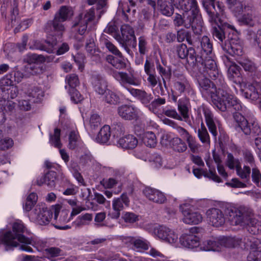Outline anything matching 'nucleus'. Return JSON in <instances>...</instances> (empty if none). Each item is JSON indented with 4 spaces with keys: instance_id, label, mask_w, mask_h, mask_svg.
Returning <instances> with one entry per match:
<instances>
[{
    "instance_id": "f257e3e1",
    "label": "nucleus",
    "mask_w": 261,
    "mask_h": 261,
    "mask_svg": "<svg viewBox=\"0 0 261 261\" xmlns=\"http://www.w3.org/2000/svg\"><path fill=\"white\" fill-rule=\"evenodd\" d=\"M225 88L218 90L217 95L213 103L222 112H225L231 108L237 112L233 114V117L237 125L246 135L252 133L259 135L260 128L255 119L247 120L244 116L247 113V108L241 105L240 101L233 95L230 94Z\"/></svg>"
},
{
    "instance_id": "f03ea898",
    "label": "nucleus",
    "mask_w": 261,
    "mask_h": 261,
    "mask_svg": "<svg viewBox=\"0 0 261 261\" xmlns=\"http://www.w3.org/2000/svg\"><path fill=\"white\" fill-rule=\"evenodd\" d=\"M212 50L213 45L210 39L207 36L204 37L201 42V50L199 56L201 57V60H197L196 67H193L192 69L194 72L198 71L204 76L216 80L217 85L225 88L226 83L213 59Z\"/></svg>"
},
{
    "instance_id": "7ed1b4c3",
    "label": "nucleus",
    "mask_w": 261,
    "mask_h": 261,
    "mask_svg": "<svg viewBox=\"0 0 261 261\" xmlns=\"http://www.w3.org/2000/svg\"><path fill=\"white\" fill-rule=\"evenodd\" d=\"M225 214L232 225L246 227L252 234L258 233L261 230L259 221L251 215V212L246 207L227 208L225 210Z\"/></svg>"
},
{
    "instance_id": "20e7f679",
    "label": "nucleus",
    "mask_w": 261,
    "mask_h": 261,
    "mask_svg": "<svg viewBox=\"0 0 261 261\" xmlns=\"http://www.w3.org/2000/svg\"><path fill=\"white\" fill-rule=\"evenodd\" d=\"M25 227L21 222H16L13 223L12 231L5 232L1 239V241L5 245V250L8 251L18 246V242L21 243L19 248L20 250L27 252H32V248L27 245L32 244L31 239L25 237L23 234Z\"/></svg>"
},
{
    "instance_id": "39448f33",
    "label": "nucleus",
    "mask_w": 261,
    "mask_h": 261,
    "mask_svg": "<svg viewBox=\"0 0 261 261\" xmlns=\"http://www.w3.org/2000/svg\"><path fill=\"white\" fill-rule=\"evenodd\" d=\"M196 112L197 114V119L201 121V127L198 130V137L202 143L210 144V136L203 123L202 114L204 116L205 122L210 132L215 137L217 135V127L215 123L217 120L214 118L211 110L204 105L198 107L196 110Z\"/></svg>"
},
{
    "instance_id": "423d86ee",
    "label": "nucleus",
    "mask_w": 261,
    "mask_h": 261,
    "mask_svg": "<svg viewBox=\"0 0 261 261\" xmlns=\"http://www.w3.org/2000/svg\"><path fill=\"white\" fill-rule=\"evenodd\" d=\"M215 1L202 0L203 6L210 17V21L211 22L212 27L213 30V33H220L221 32V33H230L232 32L238 33L239 31H240L235 26L227 22H222L221 21H219V23L217 22V14H215L214 12H212L211 9L212 7L217 11L214 3Z\"/></svg>"
},
{
    "instance_id": "0eeeda50",
    "label": "nucleus",
    "mask_w": 261,
    "mask_h": 261,
    "mask_svg": "<svg viewBox=\"0 0 261 261\" xmlns=\"http://www.w3.org/2000/svg\"><path fill=\"white\" fill-rule=\"evenodd\" d=\"M192 11L184 12L182 15L176 13L174 23L177 26H184L187 29L192 28L193 33H202L206 31L200 17L192 15Z\"/></svg>"
},
{
    "instance_id": "6e6552de",
    "label": "nucleus",
    "mask_w": 261,
    "mask_h": 261,
    "mask_svg": "<svg viewBox=\"0 0 261 261\" xmlns=\"http://www.w3.org/2000/svg\"><path fill=\"white\" fill-rule=\"evenodd\" d=\"M95 9L94 7L90 8L85 13H81L72 25L73 31L81 32L87 31L88 33L96 30V23L94 22L95 17Z\"/></svg>"
},
{
    "instance_id": "1a4fd4ad",
    "label": "nucleus",
    "mask_w": 261,
    "mask_h": 261,
    "mask_svg": "<svg viewBox=\"0 0 261 261\" xmlns=\"http://www.w3.org/2000/svg\"><path fill=\"white\" fill-rule=\"evenodd\" d=\"M73 11L70 7L63 6L55 15L53 20H49L46 23L44 29L46 32H63L65 27L62 22L73 15Z\"/></svg>"
},
{
    "instance_id": "9d476101",
    "label": "nucleus",
    "mask_w": 261,
    "mask_h": 261,
    "mask_svg": "<svg viewBox=\"0 0 261 261\" xmlns=\"http://www.w3.org/2000/svg\"><path fill=\"white\" fill-rule=\"evenodd\" d=\"M213 37L219 43L224 49L227 50L228 53L231 55L240 56L242 54L241 46L236 42L238 37L234 34H213Z\"/></svg>"
},
{
    "instance_id": "9b49d317",
    "label": "nucleus",
    "mask_w": 261,
    "mask_h": 261,
    "mask_svg": "<svg viewBox=\"0 0 261 261\" xmlns=\"http://www.w3.org/2000/svg\"><path fill=\"white\" fill-rule=\"evenodd\" d=\"M149 232L165 242L173 244L178 240V235L174 230L164 225H153L149 228Z\"/></svg>"
},
{
    "instance_id": "f8f14e48",
    "label": "nucleus",
    "mask_w": 261,
    "mask_h": 261,
    "mask_svg": "<svg viewBox=\"0 0 261 261\" xmlns=\"http://www.w3.org/2000/svg\"><path fill=\"white\" fill-rule=\"evenodd\" d=\"M60 208L61 206L59 205H56L52 210L46 207H41L37 206L33 212L32 217L40 225H46L52 218L53 212L55 219L57 218Z\"/></svg>"
},
{
    "instance_id": "ddd939ff",
    "label": "nucleus",
    "mask_w": 261,
    "mask_h": 261,
    "mask_svg": "<svg viewBox=\"0 0 261 261\" xmlns=\"http://www.w3.org/2000/svg\"><path fill=\"white\" fill-rule=\"evenodd\" d=\"M177 53L178 57L182 59H186L188 65L192 68L196 67L197 60H201L200 55H197L195 50L192 47L188 48L185 44H181L177 47Z\"/></svg>"
},
{
    "instance_id": "4468645a",
    "label": "nucleus",
    "mask_w": 261,
    "mask_h": 261,
    "mask_svg": "<svg viewBox=\"0 0 261 261\" xmlns=\"http://www.w3.org/2000/svg\"><path fill=\"white\" fill-rule=\"evenodd\" d=\"M45 42L46 45L42 44L39 41L33 40L32 44L30 45V48L31 49L44 50L49 54L53 53L55 49V46L58 43L57 36L53 34H49L45 40Z\"/></svg>"
},
{
    "instance_id": "2eb2a0df",
    "label": "nucleus",
    "mask_w": 261,
    "mask_h": 261,
    "mask_svg": "<svg viewBox=\"0 0 261 261\" xmlns=\"http://www.w3.org/2000/svg\"><path fill=\"white\" fill-rule=\"evenodd\" d=\"M208 221L215 227L222 226L225 222V217L223 212L216 208L208 209L206 212Z\"/></svg>"
},
{
    "instance_id": "dca6fc26",
    "label": "nucleus",
    "mask_w": 261,
    "mask_h": 261,
    "mask_svg": "<svg viewBox=\"0 0 261 261\" xmlns=\"http://www.w3.org/2000/svg\"><path fill=\"white\" fill-rule=\"evenodd\" d=\"M197 229V227L192 228L189 233H184L179 238V241L181 245L189 248L193 249L198 247L200 245L199 238L193 234Z\"/></svg>"
},
{
    "instance_id": "f3484780",
    "label": "nucleus",
    "mask_w": 261,
    "mask_h": 261,
    "mask_svg": "<svg viewBox=\"0 0 261 261\" xmlns=\"http://www.w3.org/2000/svg\"><path fill=\"white\" fill-rule=\"evenodd\" d=\"M129 199L125 193H123L119 198H115L113 201L112 207L114 212L111 214L113 219H118L120 216V212L124 208V205L128 206Z\"/></svg>"
},
{
    "instance_id": "a211bd4d",
    "label": "nucleus",
    "mask_w": 261,
    "mask_h": 261,
    "mask_svg": "<svg viewBox=\"0 0 261 261\" xmlns=\"http://www.w3.org/2000/svg\"><path fill=\"white\" fill-rule=\"evenodd\" d=\"M115 38L122 44L125 49L129 53V47H136L137 45L136 38L135 34H114Z\"/></svg>"
},
{
    "instance_id": "6ab92c4d",
    "label": "nucleus",
    "mask_w": 261,
    "mask_h": 261,
    "mask_svg": "<svg viewBox=\"0 0 261 261\" xmlns=\"http://www.w3.org/2000/svg\"><path fill=\"white\" fill-rule=\"evenodd\" d=\"M117 112L119 116L124 120H132L138 118L137 109L132 105H122L118 108Z\"/></svg>"
},
{
    "instance_id": "aec40b11",
    "label": "nucleus",
    "mask_w": 261,
    "mask_h": 261,
    "mask_svg": "<svg viewBox=\"0 0 261 261\" xmlns=\"http://www.w3.org/2000/svg\"><path fill=\"white\" fill-rule=\"evenodd\" d=\"M182 213L184 216L182 220L185 223L196 225L203 220L202 215L198 211L188 208L182 210Z\"/></svg>"
},
{
    "instance_id": "412c9836",
    "label": "nucleus",
    "mask_w": 261,
    "mask_h": 261,
    "mask_svg": "<svg viewBox=\"0 0 261 261\" xmlns=\"http://www.w3.org/2000/svg\"><path fill=\"white\" fill-rule=\"evenodd\" d=\"M261 89L258 88V84H249L246 88L242 90V95L247 99L253 100L257 99L260 95Z\"/></svg>"
},
{
    "instance_id": "4be33fe9",
    "label": "nucleus",
    "mask_w": 261,
    "mask_h": 261,
    "mask_svg": "<svg viewBox=\"0 0 261 261\" xmlns=\"http://www.w3.org/2000/svg\"><path fill=\"white\" fill-rule=\"evenodd\" d=\"M179 4L184 12L192 11V15L196 17H200L198 16L199 10L197 7V4L196 0H179Z\"/></svg>"
},
{
    "instance_id": "5701e85b",
    "label": "nucleus",
    "mask_w": 261,
    "mask_h": 261,
    "mask_svg": "<svg viewBox=\"0 0 261 261\" xmlns=\"http://www.w3.org/2000/svg\"><path fill=\"white\" fill-rule=\"evenodd\" d=\"M56 175V172L49 171L37 180V184L40 186L45 184L49 188L54 187L55 186Z\"/></svg>"
},
{
    "instance_id": "b1692460",
    "label": "nucleus",
    "mask_w": 261,
    "mask_h": 261,
    "mask_svg": "<svg viewBox=\"0 0 261 261\" xmlns=\"http://www.w3.org/2000/svg\"><path fill=\"white\" fill-rule=\"evenodd\" d=\"M92 82L95 91L98 94H103L107 91V82L101 75H96L93 76Z\"/></svg>"
},
{
    "instance_id": "393cba45",
    "label": "nucleus",
    "mask_w": 261,
    "mask_h": 261,
    "mask_svg": "<svg viewBox=\"0 0 261 261\" xmlns=\"http://www.w3.org/2000/svg\"><path fill=\"white\" fill-rule=\"evenodd\" d=\"M118 144L124 149H130L136 147L138 140L133 135H128L121 138L118 140Z\"/></svg>"
},
{
    "instance_id": "a878e982",
    "label": "nucleus",
    "mask_w": 261,
    "mask_h": 261,
    "mask_svg": "<svg viewBox=\"0 0 261 261\" xmlns=\"http://www.w3.org/2000/svg\"><path fill=\"white\" fill-rule=\"evenodd\" d=\"M222 244V242L219 239L212 237L202 243L201 249L205 251H216Z\"/></svg>"
},
{
    "instance_id": "bb28decb",
    "label": "nucleus",
    "mask_w": 261,
    "mask_h": 261,
    "mask_svg": "<svg viewBox=\"0 0 261 261\" xmlns=\"http://www.w3.org/2000/svg\"><path fill=\"white\" fill-rule=\"evenodd\" d=\"M214 81H215L214 85L211 86L210 88L202 90V91L201 92L202 96L204 98L206 99H211L212 102L214 101V99H215L217 95L218 90H219V89L221 88H225L227 87L226 84L225 88L221 86H218L216 84V80Z\"/></svg>"
},
{
    "instance_id": "cd10ccee",
    "label": "nucleus",
    "mask_w": 261,
    "mask_h": 261,
    "mask_svg": "<svg viewBox=\"0 0 261 261\" xmlns=\"http://www.w3.org/2000/svg\"><path fill=\"white\" fill-rule=\"evenodd\" d=\"M148 199L153 202L161 204L166 201V197L159 190L148 187Z\"/></svg>"
},
{
    "instance_id": "c85d7f7f",
    "label": "nucleus",
    "mask_w": 261,
    "mask_h": 261,
    "mask_svg": "<svg viewBox=\"0 0 261 261\" xmlns=\"http://www.w3.org/2000/svg\"><path fill=\"white\" fill-rule=\"evenodd\" d=\"M111 136V128L108 125H104L99 132L96 138L97 142L99 143H106Z\"/></svg>"
},
{
    "instance_id": "c756f323",
    "label": "nucleus",
    "mask_w": 261,
    "mask_h": 261,
    "mask_svg": "<svg viewBox=\"0 0 261 261\" xmlns=\"http://www.w3.org/2000/svg\"><path fill=\"white\" fill-rule=\"evenodd\" d=\"M45 60L46 59L43 55L32 53L28 54L23 59V62L27 63L28 65L42 63L44 62Z\"/></svg>"
},
{
    "instance_id": "7c9ffc66",
    "label": "nucleus",
    "mask_w": 261,
    "mask_h": 261,
    "mask_svg": "<svg viewBox=\"0 0 261 261\" xmlns=\"http://www.w3.org/2000/svg\"><path fill=\"white\" fill-rule=\"evenodd\" d=\"M106 61L117 69H121L124 68L126 64L124 61L122 56L121 57H115L112 55L106 57Z\"/></svg>"
},
{
    "instance_id": "2f4dec72",
    "label": "nucleus",
    "mask_w": 261,
    "mask_h": 261,
    "mask_svg": "<svg viewBox=\"0 0 261 261\" xmlns=\"http://www.w3.org/2000/svg\"><path fill=\"white\" fill-rule=\"evenodd\" d=\"M238 63L246 71L253 72H255L257 69L256 64L248 58H241L239 60Z\"/></svg>"
},
{
    "instance_id": "473e14b6",
    "label": "nucleus",
    "mask_w": 261,
    "mask_h": 261,
    "mask_svg": "<svg viewBox=\"0 0 261 261\" xmlns=\"http://www.w3.org/2000/svg\"><path fill=\"white\" fill-rule=\"evenodd\" d=\"M171 145L173 150L178 152H183L187 149L186 143L178 137L173 138L171 141Z\"/></svg>"
},
{
    "instance_id": "72a5a7b5",
    "label": "nucleus",
    "mask_w": 261,
    "mask_h": 261,
    "mask_svg": "<svg viewBox=\"0 0 261 261\" xmlns=\"http://www.w3.org/2000/svg\"><path fill=\"white\" fill-rule=\"evenodd\" d=\"M237 174L244 181L248 182L250 178L251 169L248 166L245 165L242 168L241 165L236 170Z\"/></svg>"
},
{
    "instance_id": "f704fd0d",
    "label": "nucleus",
    "mask_w": 261,
    "mask_h": 261,
    "mask_svg": "<svg viewBox=\"0 0 261 261\" xmlns=\"http://www.w3.org/2000/svg\"><path fill=\"white\" fill-rule=\"evenodd\" d=\"M160 5L161 11L163 15L170 16L173 14L174 7L171 2L166 1L160 4Z\"/></svg>"
},
{
    "instance_id": "c9c22d12",
    "label": "nucleus",
    "mask_w": 261,
    "mask_h": 261,
    "mask_svg": "<svg viewBox=\"0 0 261 261\" xmlns=\"http://www.w3.org/2000/svg\"><path fill=\"white\" fill-rule=\"evenodd\" d=\"M188 103L187 100L185 99H179L178 101V110L185 121L189 118Z\"/></svg>"
},
{
    "instance_id": "e433bc0d",
    "label": "nucleus",
    "mask_w": 261,
    "mask_h": 261,
    "mask_svg": "<svg viewBox=\"0 0 261 261\" xmlns=\"http://www.w3.org/2000/svg\"><path fill=\"white\" fill-rule=\"evenodd\" d=\"M37 201V195L35 193H31L27 198L23 208L27 212H29L34 206Z\"/></svg>"
},
{
    "instance_id": "4c0bfd02",
    "label": "nucleus",
    "mask_w": 261,
    "mask_h": 261,
    "mask_svg": "<svg viewBox=\"0 0 261 261\" xmlns=\"http://www.w3.org/2000/svg\"><path fill=\"white\" fill-rule=\"evenodd\" d=\"M60 132L61 130L59 128H55L54 130V134L50 135V142L55 147L61 148L62 144L60 141Z\"/></svg>"
},
{
    "instance_id": "58836bf2",
    "label": "nucleus",
    "mask_w": 261,
    "mask_h": 261,
    "mask_svg": "<svg viewBox=\"0 0 261 261\" xmlns=\"http://www.w3.org/2000/svg\"><path fill=\"white\" fill-rule=\"evenodd\" d=\"M149 162L153 168H159L162 166V159L161 155L156 153L150 155Z\"/></svg>"
},
{
    "instance_id": "ea45409f",
    "label": "nucleus",
    "mask_w": 261,
    "mask_h": 261,
    "mask_svg": "<svg viewBox=\"0 0 261 261\" xmlns=\"http://www.w3.org/2000/svg\"><path fill=\"white\" fill-rule=\"evenodd\" d=\"M1 105L3 106V110H0L3 112V114L7 113L9 115H12L15 110V103L12 101L4 100V102L1 103Z\"/></svg>"
},
{
    "instance_id": "a19ab883",
    "label": "nucleus",
    "mask_w": 261,
    "mask_h": 261,
    "mask_svg": "<svg viewBox=\"0 0 261 261\" xmlns=\"http://www.w3.org/2000/svg\"><path fill=\"white\" fill-rule=\"evenodd\" d=\"M105 100L110 105H116L120 102L119 97L114 92L108 90L106 92Z\"/></svg>"
},
{
    "instance_id": "79ce46f5",
    "label": "nucleus",
    "mask_w": 261,
    "mask_h": 261,
    "mask_svg": "<svg viewBox=\"0 0 261 261\" xmlns=\"http://www.w3.org/2000/svg\"><path fill=\"white\" fill-rule=\"evenodd\" d=\"M226 165L230 169H238L241 165L238 159L234 158L231 153H228L227 155Z\"/></svg>"
},
{
    "instance_id": "37998d69",
    "label": "nucleus",
    "mask_w": 261,
    "mask_h": 261,
    "mask_svg": "<svg viewBox=\"0 0 261 261\" xmlns=\"http://www.w3.org/2000/svg\"><path fill=\"white\" fill-rule=\"evenodd\" d=\"M180 80V81H176L175 83L174 86L176 90L181 93L189 88L190 85L188 81L182 75L181 76Z\"/></svg>"
},
{
    "instance_id": "c03bdc74",
    "label": "nucleus",
    "mask_w": 261,
    "mask_h": 261,
    "mask_svg": "<svg viewBox=\"0 0 261 261\" xmlns=\"http://www.w3.org/2000/svg\"><path fill=\"white\" fill-rule=\"evenodd\" d=\"M238 21L240 25H245L252 27L254 24V21L251 14L247 13L244 14L240 18L238 19Z\"/></svg>"
},
{
    "instance_id": "a18cd8bd",
    "label": "nucleus",
    "mask_w": 261,
    "mask_h": 261,
    "mask_svg": "<svg viewBox=\"0 0 261 261\" xmlns=\"http://www.w3.org/2000/svg\"><path fill=\"white\" fill-rule=\"evenodd\" d=\"M130 243L133 245V249L138 251L145 250L147 248L145 242L141 239H132L130 241Z\"/></svg>"
},
{
    "instance_id": "49530a36",
    "label": "nucleus",
    "mask_w": 261,
    "mask_h": 261,
    "mask_svg": "<svg viewBox=\"0 0 261 261\" xmlns=\"http://www.w3.org/2000/svg\"><path fill=\"white\" fill-rule=\"evenodd\" d=\"M79 140V135L75 131H71L68 137V148L70 149L73 150L77 146V141Z\"/></svg>"
},
{
    "instance_id": "de8ad7c7",
    "label": "nucleus",
    "mask_w": 261,
    "mask_h": 261,
    "mask_svg": "<svg viewBox=\"0 0 261 261\" xmlns=\"http://www.w3.org/2000/svg\"><path fill=\"white\" fill-rule=\"evenodd\" d=\"M236 15L242 14L243 12H245L248 7H247L245 4L241 2H237L234 5L230 7Z\"/></svg>"
},
{
    "instance_id": "09e8293b",
    "label": "nucleus",
    "mask_w": 261,
    "mask_h": 261,
    "mask_svg": "<svg viewBox=\"0 0 261 261\" xmlns=\"http://www.w3.org/2000/svg\"><path fill=\"white\" fill-rule=\"evenodd\" d=\"M200 35V34H193V35L191 36V34H189L188 36H187V41L190 44L198 46L199 43L201 44L202 38L206 36H204L201 38Z\"/></svg>"
},
{
    "instance_id": "8fccbe9b",
    "label": "nucleus",
    "mask_w": 261,
    "mask_h": 261,
    "mask_svg": "<svg viewBox=\"0 0 261 261\" xmlns=\"http://www.w3.org/2000/svg\"><path fill=\"white\" fill-rule=\"evenodd\" d=\"M14 83L13 80L10 77L9 75L2 78L0 80V87H2L7 90H10L12 87H13Z\"/></svg>"
},
{
    "instance_id": "3c124183",
    "label": "nucleus",
    "mask_w": 261,
    "mask_h": 261,
    "mask_svg": "<svg viewBox=\"0 0 261 261\" xmlns=\"http://www.w3.org/2000/svg\"><path fill=\"white\" fill-rule=\"evenodd\" d=\"M66 81L70 89L75 88L80 83L78 76L75 74H70L67 75Z\"/></svg>"
},
{
    "instance_id": "603ef678",
    "label": "nucleus",
    "mask_w": 261,
    "mask_h": 261,
    "mask_svg": "<svg viewBox=\"0 0 261 261\" xmlns=\"http://www.w3.org/2000/svg\"><path fill=\"white\" fill-rule=\"evenodd\" d=\"M47 256V258L50 259L51 261H53L51 259L52 257H55L59 256L61 253V250L57 247H50L45 250Z\"/></svg>"
},
{
    "instance_id": "864d4df0",
    "label": "nucleus",
    "mask_w": 261,
    "mask_h": 261,
    "mask_svg": "<svg viewBox=\"0 0 261 261\" xmlns=\"http://www.w3.org/2000/svg\"><path fill=\"white\" fill-rule=\"evenodd\" d=\"M127 90H128L132 95L137 96L139 99H140L141 100H142V103H146V93L144 91L133 88H127Z\"/></svg>"
},
{
    "instance_id": "5fc2aeb1",
    "label": "nucleus",
    "mask_w": 261,
    "mask_h": 261,
    "mask_svg": "<svg viewBox=\"0 0 261 261\" xmlns=\"http://www.w3.org/2000/svg\"><path fill=\"white\" fill-rule=\"evenodd\" d=\"M251 177L252 181L258 187H261V173L259 170L252 167Z\"/></svg>"
},
{
    "instance_id": "6e6d98bb",
    "label": "nucleus",
    "mask_w": 261,
    "mask_h": 261,
    "mask_svg": "<svg viewBox=\"0 0 261 261\" xmlns=\"http://www.w3.org/2000/svg\"><path fill=\"white\" fill-rule=\"evenodd\" d=\"M126 223H133L138 221V216L132 212H126L122 216Z\"/></svg>"
},
{
    "instance_id": "4d7b16f0",
    "label": "nucleus",
    "mask_w": 261,
    "mask_h": 261,
    "mask_svg": "<svg viewBox=\"0 0 261 261\" xmlns=\"http://www.w3.org/2000/svg\"><path fill=\"white\" fill-rule=\"evenodd\" d=\"M243 156L245 162L252 167L254 163V158L252 152L247 149L244 150L243 151Z\"/></svg>"
},
{
    "instance_id": "13d9d810",
    "label": "nucleus",
    "mask_w": 261,
    "mask_h": 261,
    "mask_svg": "<svg viewBox=\"0 0 261 261\" xmlns=\"http://www.w3.org/2000/svg\"><path fill=\"white\" fill-rule=\"evenodd\" d=\"M69 93L70 95L71 100L74 103H77L82 100V95L75 88L70 89Z\"/></svg>"
},
{
    "instance_id": "bf43d9fd",
    "label": "nucleus",
    "mask_w": 261,
    "mask_h": 261,
    "mask_svg": "<svg viewBox=\"0 0 261 261\" xmlns=\"http://www.w3.org/2000/svg\"><path fill=\"white\" fill-rule=\"evenodd\" d=\"M225 185L233 188H245L247 187L245 183L241 181L237 178H232L229 182H226Z\"/></svg>"
},
{
    "instance_id": "052dcab7",
    "label": "nucleus",
    "mask_w": 261,
    "mask_h": 261,
    "mask_svg": "<svg viewBox=\"0 0 261 261\" xmlns=\"http://www.w3.org/2000/svg\"><path fill=\"white\" fill-rule=\"evenodd\" d=\"M101 119L97 114H93L91 115L89 123L91 128H95L100 125Z\"/></svg>"
},
{
    "instance_id": "680f3d73",
    "label": "nucleus",
    "mask_w": 261,
    "mask_h": 261,
    "mask_svg": "<svg viewBox=\"0 0 261 261\" xmlns=\"http://www.w3.org/2000/svg\"><path fill=\"white\" fill-rule=\"evenodd\" d=\"M104 44L106 47L108 49V50L112 54L117 56V57L122 56V54L120 53V51L111 42H110L108 40H106L104 42Z\"/></svg>"
},
{
    "instance_id": "e2e57ef3",
    "label": "nucleus",
    "mask_w": 261,
    "mask_h": 261,
    "mask_svg": "<svg viewBox=\"0 0 261 261\" xmlns=\"http://www.w3.org/2000/svg\"><path fill=\"white\" fill-rule=\"evenodd\" d=\"M13 141L11 138H4L0 140V149L6 150L12 147Z\"/></svg>"
},
{
    "instance_id": "0e129e2a",
    "label": "nucleus",
    "mask_w": 261,
    "mask_h": 261,
    "mask_svg": "<svg viewBox=\"0 0 261 261\" xmlns=\"http://www.w3.org/2000/svg\"><path fill=\"white\" fill-rule=\"evenodd\" d=\"M25 68L27 72L31 75L38 74L41 71L40 68L36 65V64L27 65Z\"/></svg>"
},
{
    "instance_id": "69168bd1",
    "label": "nucleus",
    "mask_w": 261,
    "mask_h": 261,
    "mask_svg": "<svg viewBox=\"0 0 261 261\" xmlns=\"http://www.w3.org/2000/svg\"><path fill=\"white\" fill-rule=\"evenodd\" d=\"M10 77L13 80V83H18L20 82L23 77V73L19 71H14L8 74Z\"/></svg>"
},
{
    "instance_id": "338daca9",
    "label": "nucleus",
    "mask_w": 261,
    "mask_h": 261,
    "mask_svg": "<svg viewBox=\"0 0 261 261\" xmlns=\"http://www.w3.org/2000/svg\"><path fill=\"white\" fill-rule=\"evenodd\" d=\"M119 75L120 80L123 83H127L129 84H135L134 80L132 76H129L126 73L119 72Z\"/></svg>"
},
{
    "instance_id": "774afa93",
    "label": "nucleus",
    "mask_w": 261,
    "mask_h": 261,
    "mask_svg": "<svg viewBox=\"0 0 261 261\" xmlns=\"http://www.w3.org/2000/svg\"><path fill=\"white\" fill-rule=\"evenodd\" d=\"M214 83H212L211 81L207 79V77H205L203 79H201L199 81V85L200 87V92L202 91V90L205 89L207 88H210V87L213 85H214Z\"/></svg>"
}]
</instances>
